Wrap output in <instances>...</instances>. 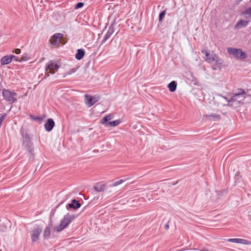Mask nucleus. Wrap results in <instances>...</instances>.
Segmentation results:
<instances>
[{
    "instance_id": "f257e3e1",
    "label": "nucleus",
    "mask_w": 251,
    "mask_h": 251,
    "mask_svg": "<svg viewBox=\"0 0 251 251\" xmlns=\"http://www.w3.org/2000/svg\"><path fill=\"white\" fill-rule=\"evenodd\" d=\"M251 97V89L245 92L242 89H238L228 100L225 97H223L227 101V105L233 108H237L244 103L245 99L248 97Z\"/></svg>"
},
{
    "instance_id": "f03ea898",
    "label": "nucleus",
    "mask_w": 251,
    "mask_h": 251,
    "mask_svg": "<svg viewBox=\"0 0 251 251\" xmlns=\"http://www.w3.org/2000/svg\"><path fill=\"white\" fill-rule=\"evenodd\" d=\"M75 216L71 215L69 213L64 215L63 219L61 221L60 225L55 227L57 232H60L65 229L69 224L75 218Z\"/></svg>"
},
{
    "instance_id": "7ed1b4c3",
    "label": "nucleus",
    "mask_w": 251,
    "mask_h": 251,
    "mask_svg": "<svg viewBox=\"0 0 251 251\" xmlns=\"http://www.w3.org/2000/svg\"><path fill=\"white\" fill-rule=\"evenodd\" d=\"M3 99L10 103H15L17 101V94L9 90L3 89L2 91Z\"/></svg>"
},
{
    "instance_id": "20e7f679",
    "label": "nucleus",
    "mask_w": 251,
    "mask_h": 251,
    "mask_svg": "<svg viewBox=\"0 0 251 251\" xmlns=\"http://www.w3.org/2000/svg\"><path fill=\"white\" fill-rule=\"evenodd\" d=\"M59 68V66L54 61L50 60L49 61L45 68L46 73L45 77L49 76L50 74H54Z\"/></svg>"
},
{
    "instance_id": "39448f33",
    "label": "nucleus",
    "mask_w": 251,
    "mask_h": 251,
    "mask_svg": "<svg viewBox=\"0 0 251 251\" xmlns=\"http://www.w3.org/2000/svg\"><path fill=\"white\" fill-rule=\"evenodd\" d=\"M227 50L230 54L233 55L236 58L243 59L246 58L247 57L246 53L243 51L241 49L228 48L227 49Z\"/></svg>"
},
{
    "instance_id": "423d86ee",
    "label": "nucleus",
    "mask_w": 251,
    "mask_h": 251,
    "mask_svg": "<svg viewBox=\"0 0 251 251\" xmlns=\"http://www.w3.org/2000/svg\"><path fill=\"white\" fill-rule=\"evenodd\" d=\"M42 231V228L39 227V226L35 227L30 231V236L32 242H35L39 239V236Z\"/></svg>"
},
{
    "instance_id": "0eeeda50",
    "label": "nucleus",
    "mask_w": 251,
    "mask_h": 251,
    "mask_svg": "<svg viewBox=\"0 0 251 251\" xmlns=\"http://www.w3.org/2000/svg\"><path fill=\"white\" fill-rule=\"evenodd\" d=\"M85 103L88 106V107H91L93 104H94L96 102L98 101L100 98L98 96H92L88 95H85Z\"/></svg>"
},
{
    "instance_id": "6e6552de",
    "label": "nucleus",
    "mask_w": 251,
    "mask_h": 251,
    "mask_svg": "<svg viewBox=\"0 0 251 251\" xmlns=\"http://www.w3.org/2000/svg\"><path fill=\"white\" fill-rule=\"evenodd\" d=\"M63 37V34L60 33H56L54 34L50 40V43L52 45L56 46L58 45L61 39Z\"/></svg>"
},
{
    "instance_id": "1a4fd4ad",
    "label": "nucleus",
    "mask_w": 251,
    "mask_h": 251,
    "mask_svg": "<svg viewBox=\"0 0 251 251\" xmlns=\"http://www.w3.org/2000/svg\"><path fill=\"white\" fill-rule=\"evenodd\" d=\"M250 17L249 18H247L246 20L241 19L235 25L234 28L235 29H240L245 27L250 24Z\"/></svg>"
},
{
    "instance_id": "9d476101",
    "label": "nucleus",
    "mask_w": 251,
    "mask_h": 251,
    "mask_svg": "<svg viewBox=\"0 0 251 251\" xmlns=\"http://www.w3.org/2000/svg\"><path fill=\"white\" fill-rule=\"evenodd\" d=\"M13 58H16V56L14 55H5L2 57L0 60L1 65H4L10 64Z\"/></svg>"
},
{
    "instance_id": "9b49d317",
    "label": "nucleus",
    "mask_w": 251,
    "mask_h": 251,
    "mask_svg": "<svg viewBox=\"0 0 251 251\" xmlns=\"http://www.w3.org/2000/svg\"><path fill=\"white\" fill-rule=\"evenodd\" d=\"M114 31L115 29L114 25H110L103 40L101 41V44L104 43L110 37L111 35L114 32Z\"/></svg>"
},
{
    "instance_id": "f8f14e48",
    "label": "nucleus",
    "mask_w": 251,
    "mask_h": 251,
    "mask_svg": "<svg viewBox=\"0 0 251 251\" xmlns=\"http://www.w3.org/2000/svg\"><path fill=\"white\" fill-rule=\"evenodd\" d=\"M201 52L205 55V61L208 62L209 63H211L215 60V55H214V56L211 55L207 50L203 49L201 50Z\"/></svg>"
},
{
    "instance_id": "ddd939ff",
    "label": "nucleus",
    "mask_w": 251,
    "mask_h": 251,
    "mask_svg": "<svg viewBox=\"0 0 251 251\" xmlns=\"http://www.w3.org/2000/svg\"><path fill=\"white\" fill-rule=\"evenodd\" d=\"M55 123L52 119H48L44 125V127L47 131H50L54 126Z\"/></svg>"
},
{
    "instance_id": "4468645a",
    "label": "nucleus",
    "mask_w": 251,
    "mask_h": 251,
    "mask_svg": "<svg viewBox=\"0 0 251 251\" xmlns=\"http://www.w3.org/2000/svg\"><path fill=\"white\" fill-rule=\"evenodd\" d=\"M204 117L206 120L212 121H218L221 119V116L217 114H211L208 115H205Z\"/></svg>"
},
{
    "instance_id": "2eb2a0df",
    "label": "nucleus",
    "mask_w": 251,
    "mask_h": 251,
    "mask_svg": "<svg viewBox=\"0 0 251 251\" xmlns=\"http://www.w3.org/2000/svg\"><path fill=\"white\" fill-rule=\"evenodd\" d=\"M81 206V204L78 201L75 200H73L71 203H69L67 205V207H69L70 208H73L74 209H77L79 208Z\"/></svg>"
},
{
    "instance_id": "dca6fc26",
    "label": "nucleus",
    "mask_w": 251,
    "mask_h": 251,
    "mask_svg": "<svg viewBox=\"0 0 251 251\" xmlns=\"http://www.w3.org/2000/svg\"><path fill=\"white\" fill-rule=\"evenodd\" d=\"M105 188L106 184L101 182L97 183L94 187V190L99 192L103 191Z\"/></svg>"
},
{
    "instance_id": "f3484780",
    "label": "nucleus",
    "mask_w": 251,
    "mask_h": 251,
    "mask_svg": "<svg viewBox=\"0 0 251 251\" xmlns=\"http://www.w3.org/2000/svg\"><path fill=\"white\" fill-rule=\"evenodd\" d=\"M215 64L214 65L212 68L213 70H216L217 69H220L222 66L223 64V61L221 59H219L216 55H215Z\"/></svg>"
},
{
    "instance_id": "a211bd4d",
    "label": "nucleus",
    "mask_w": 251,
    "mask_h": 251,
    "mask_svg": "<svg viewBox=\"0 0 251 251\" xmlns=\"http://www.w3.org/2000/svg\"><path fill=\"white\" fill-rule=\"evenodd\" d=\"M227 241L229 242L242 244H246L247 242V240L240 238H229L227 239Z\"/></svg>"
},
{
    "instance_id": "6ab92c4d",
    "label": "nucleus",
    "mask_w": 251,
    "mask_h": 251,
    "mask_svg": "<svg viewBox=\"0 0 251 251\" xmlns=\"http://www.w3.org/2000/svg\"><path fill=\"white\" fill-rule=\"evenodd\" d=\"M84 54L85 50L84 49H78L75 55V57L77 60H80L83 57Z\"/></svg>"
},
{
    "instance_id": "aec40b11",
    "label": "nucleus",
    "mask_w": 251,
    "mask_h": 251,
    "mask_svg": "<svg viewBox=\"0 0 251 251\" xmlns=\"http://www.w3.org/2000/svg\"><path fill=\"white\" fill-rule=\"evenodd\" d=\"M177 83L175 81H172L168 85V87L171 92H174L176 90Z\"/></svg>"
},
{
    "instance_id": "412c9836",
    "label": "nucleus",
    "mask_w": 251,
    "mask_h": 251,
    "mask_svg": "<svg viewBox=\"0 0 251 251\" xmlns=\"http://www.w3.org/2000/svg\"><path fill=\"white\" fill-rule=\"evenodd\" d=\"M112 119V116H111V115H108L105 117H104L101 120H100V123L102 124V125H107V122L108 121H109L110 120H111Z\"/></svg>"
},
{
    "instance_id": "4be33fe9",
    "label": "nucleus",
    "mask_w": 251,
    "mask_h": 251,
    "mask_svg": "<svg viewBox=\"0 0 251 251\" xmlns=\"http://www.w3.org/2000/svg\"><path fill=\"white\" fill-rule=\"evenodd\" d=\"M50 234V228L49 226H46L44 231V237L45 238H49Z\"/></svg>"
},
{
    "instance_id": "5701e85b",
    "label": "nucleus",
    "mask_w": 251,
    "mask_h": 251,
    "mask_svg": "<svg viewBox=\"0 0 251 251\" xmlns=\"http://www.w3.org/2000/svg\"><path fill=\"white\" fill-rule=\"evenodd\" d=\"M129 179V178H126L125 179H120V180H118L117 181H116L115 182H114L111 185V187H116V186H117L118 185H119L120 184H121L122 183H123V182H125L127 180Z\"/></svg>"
},
{
    "instance_id": "b1692460",
    "label": "nucleus",
    "mask_w": 251,
    "mask_h": 251,
    "mask_svg": "<svg viewBox=\"0 0 251 251\" xmlns=\"http://www.w3.org/2000/svg\"><path fill=\"white\" fill-rule=\"evenodd\" d=\"M121 123V121L120 120H117L115 121H113L112 122H109L107 123V125H108L110 126L111 127H114L116 126H117L118 125H119Z\"/></svg>"
},
{
    "instance_id": "393cba45",
    "label": "nucleus",
    "mask_w": 251,
    "mask_h": 251,
    "mask_svg": "<svg viewBox=\"0 0 251 251\" xmlns=\"http://www.w3.org/2000/svg\"><path fill=\"white\" fill-rule=\"evenodd\" d=\"M243 15H249L251 17V7L247 8L245 11L242 13Z\"/></svg>"
},
{
    "instance_id": "a878e982",
    "label": "nucleus",
    "mask_w": 251,
    "mask_h": 251,
    "mask_svg": "<svg viewBox=\"0 0 251 251\" xmlns=\"http://www.w3.org/2000/svg\"><path fill=\"white\" fill-rule=\"evenodd\" d=\"M165 14H166L165 10H163L160 13V14L159 15V21L160 22H161L162 20V19L164 17Z\"/></svg>"
},
{
    "instance_id": "bb28decb",
    "label": "nucleus",
    "mask_w": 251,
    "mask_h": 251,
    "mask_svg": "<svg viewBox=\"0 0 251 251\" xmlns=\"http://www.w3.org/2000/svg\"><path fill=\"white\" fill-rule=\"evenodd\" d=\"M77 68H74L71 69L69 72H67V75H71L73 73H75L76 71Z\"/></svg>"
},
{
    "instance_id": "cd10ccee",
    "label": "nucleus",
    "mask_w": 251,
    "mask_h": 251,
    "mask_svg": "<svg viewBox=\"0 0 251 251\" xmlns=\"http://www.w3.org/2000/svg\"><path fill=\"white\" fill-rule=\"evenodd\" d=\"M84 5V3L83 2H78L77 3L75 7V9H78L79 8L82 7Z\"/></svg>"
},
{
    "instance_id": "c85d7f7f",
    "label": "nucleus",
    "mask_w": 251,
    "mask_h": 251,
    "mask_svg": "<svg viewBox=\"0 0 251 251\" xmlns=\"http://www.w3.org/2000/svg\"><path fill=\"white\" fill-rule=\"evenodd\" d=\"M14 52L16 53V54H20L21 53V50L20 49H16L15 51H14Z\"/></svg>"
},
{
    "instance_id": "c756f323",
    "label": "nucleus",
    "mask_w": 251,
    "mask_h": 251,
    "mask_svg": "<svg viewBox=\"0 0 251 251\" xmlns=\"http://www.w3.org/2000/svg\"><path fill=\"white\" fill-rule=\"evenodd\" d=\"M169 225L166 224V225H165V229H168L169 228Z\"/></svg>"
},
{
    "instance_id": "7c9ffc66",
    "label": "nucleus",
    "mask_w": 251,
    "mask_h": 251,
    "mask_svg": "<svg viewBox=\"0 0 251 251\" xmlns=\"http://www.w3.org/2000/svg\"><path fill=\"white\" fill-rule=\"evenodd\" d=\"M243 0H237L236 3L238 4L240 2H241Z\"/></svg>"
},
{
    "instance_id": "2f4dec72",
    "label": "nucleus",
    "mask_w": 251,
    "mask_h": 251,
    "mask_svg": "<svg viewBox=\"0 0 251 251\" xmlns=\"http://www.w3.org/2000/svg\"><path fill=\"white\" fill-rule=\"evenodd\" d=\"M201 251H209L206 249H203L201 250Z\"/></svg>"
},
{
    "instance_id": "473e14b6",
    "label": "nucleus",
    "mask_w": 251,
    "mask_h": 251,
    "mask_svg": "<svg viewBox=\"0 0 251 251\" xmlns=\"http://www.w3.org/2000/svg\"><path fill=\"white\" fill-rule=\"evenodd\" d=\"M13 59H14L15 60H16V61H19V60L18 59L17 57H16V58H13Z\"/></svg>"
},
{
    "instance_id": "72a5a7b5",
    "label": "nucleus",
    "mask_w": 251,
    "mask_h": 251,
    "mask_svg": "<svg viewBox=\"0 0 251 251\" xmlns=\"http://www.w3.org/2000/svg\"><path fill=\"white\" fill-rule=\"evenodd\" d=\"M21 59H22V60H25V59H24V57H22V58H21Z\"/></svg>"
}]
</instances>
